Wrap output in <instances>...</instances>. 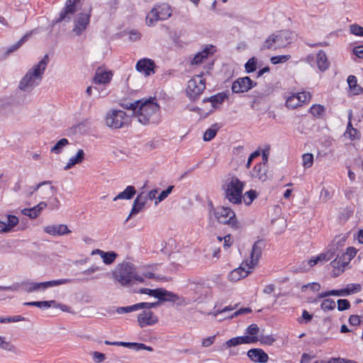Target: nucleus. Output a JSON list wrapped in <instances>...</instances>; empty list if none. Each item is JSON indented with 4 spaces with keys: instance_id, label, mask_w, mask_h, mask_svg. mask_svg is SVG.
Returning a JSON list of instances; mask_svg holds the SVG:
<instances>
[{
    "instance_id": "nucleus-28",
    "label": "nucleus",
    "mask_w": 363,
    "mask_h": 363,
    "mask_svg": "<svg viewBox=\"0 0 363 363\" xmlns=\"http://www.w3.org/2000/svg\"><path fill=\"white\" fill-rule=\"evenodd\" d=\"M136 194V189L133 186H128L122 192L113 198V201L118 199L130 200Z\"/></svg>"
},
{
    "instance_id": "nucleus-61",
    "label": "nucleus",
    "mask_w": 363,
    "mask_h": 363,
    "mask_svg": "<svg viewBox=\"0 0 363 363\" xmlns=\"http://www.w3.org/2000/svg\"><path fill=\"white\" fill-rule=\"evenodd\" d=\"M357 252V250L356 248L354 247H349L347 248L345 254L347 255V257H348L347 259L351 261L355 257Z\"/></svg>"
},
{
    "instance_id": "nucleus-49",
    "label": "nucleus",
    "mask_w": 363,
    "mask_h": 363,
    "mask_svg": "<svg viewBox=\"0 0 363 363\" xmlns=\"http://www.w3.org/2000/svg\"><path fill=\"white\" fill-rule=\"evenodd\" d=\"M257 60L252 57L245 63V67L247 73H251L256 70Z\"/></svg>"
},
{
    "instance_id": "nucleus-39",
    "label": "nucleus",
    "mask_w": 363,
    "mask_h": 363,
    "mask_svg": "<svg viewBox=\"0 0 363 363\" xmlns=\"http://www.w3.org/2000/svg\"><path fill=\"white\" fill-rule=\"evenodd\" d=\"M257 197V192L255 190L251 189L248 191H246L244 194H242V201L244 203L249 206Z\"/></svg>"
},
{
    "instance_id": "nucleus-10",
    "label": "nucleus",
    "mask_w": 363,
    "mask_h": 363,
    "mask_svg": "<svg viewBox=\"0 0 363 363\" xmlns=\"http://www.w3.org/2000/svg\"><path fill=\"white\" fill-rule=\"evenodd\" d=\"M91 10L92 9L90 7L88 13H79L77 18L74 20L72 31L76 35H81L89 25Z\"/></svg>"
},
{
    "instance_id": "nucleus-5",
    "label": "nucleus",
    "mask_w": 363,
    "mask_h": 363,
    "mask_svg": "<svg viewBox=\"0 0 363 363\" xmlns=\"http://www.w3.org/2000/svg\"><path fill=\"white\" fill-rule=\"evenodd\" d=\"M294 34L289 30H279L270 35L262 46V50H277L289 45Z\"/></svg>"
},
{
    "instance_id": "nucleus-58",
    "label": "nucleus",
    "mask_w": 363,
    "mask_h": 363,
    "mask_svg": "<svg viewBox=\"0 0 363 363\" xmlns=\"http://www.w3.org/2000/svg\"><path fill=\"white\" fill-rule=\"evenodd\" d=\"M347 255L345 252H342L341 255L337 254L336 259L342 264V267H345L349 264L350 260L347 259Z\"/></svg>"
},
{
    "instance_id": "nucleus-25",
    "label": "nucleus",
    "mask_w": 363,
    "mask_h": 363,
    "mask_svg": "<svg viewBox=\"0 0 363 363\" xmlns=\"http://www.w3.org/2000/svg\"><path fill=\"white\" fill-rule=\"evenodd\" d=\"M251 270L248 268L246 269L245 267L240 266L230 272L229 279L233 281H238L242 278L246 277L251 272Z\"/></svg>"
},
{
    "instance_id": "nucleus-63",
    "label": "nucleus",
    "mask_w": 363,
    "mask_h": 363,
    "mask_svg": "<svg viewBox=\"0 0 363 363\" xmlns=\"http://www.w3.org/2000/svg\"><path fill=\"white\" fill-rule=\"evenodd\" d=\"M361 323V318L358 315H351L349 318V323L351 325L357 326Z\"/></svg>"
},
{
    "instance_id": "nucleus-4",
    "label": "nucleus",
    "mask_w": 363,
    "mask_h": 363,
    "mask_svg": "<svg viewBox=\"0 0 363 363\" xmlns=\"http://www.w3.org/2000/svg\"><path fill=\"white\" fill-rule=\"evenodd\" d=\"M245 182L240 181L237 177L229 178L223 186L225 198L233 204H240L242 201V191Z\"/></svg>"
},
{
    "instance_id": "nucleus-43",
    "label": "nucleus",
    "mask_w": 363,
    "mask_h": 363,
    "mask_svg": "<svg viewBox=\"0 0 363 363\" xmlns=\"http://www.w3.org/2000/svg\"><path fill=\"white\" fill-rule=\"evenodd\" d=\"M336 303L333 299L326 298L320 304V308L325 311H332L335 308Z\"/></svg>"
},
{
    "instance_id": "nucleus-33",
    "label": "nucleus",
    "mask_w": 363,
    "mask_h": 363,
    "mask_svg": "<svg viewBox=\"0 0 363 363\" xmlns=\"http://www.w3.org/2000/svg\"><path fill=\"white\" fill-rule=\"evenodd\" d=\"M8 223H6L3 222L2 228H4L3 233L9 232L14 226H16L18 223V218L13 215H9L7 216Z\"/></svg>"
},
{
    "instance_id": "nucleus-37",
    "label": "nucleus",
    "mask_w": 363,
    "mask_h": 363,
    "mask_svg": "<svg viewBox=\"0 0 363 363\" xmlns=\"http://www.w3.org/2000/svg\"><path fill=\"white\" fill-rule=\"evenodd\" d=\"M216 124L212 125L211 128H208L205 133H203V139L204 141H210L213 139L218 130V128H216Z\"/></svg>"
},
{
    "instance_id": "nucleus-21",
    "label": "nucleus",
    "mask_w": 363,
    "mask_h": 363,
    "mask_svg": "<svg viewBox=\"0 0 363 363\" xmlns=\"http://www.w3.org/2000/svg\"><path fill=\"white\" fill-rule=\"evenodd\" d=\"M272 91V88L269 86H266L264 89L260 90L254 91L253 101L251 106L252 108H255V104L264 100L266 97L271 94Z\"/></svg>"
},
{
    "instance_id": "nucleus-60",
    "label": "nucleus",
    "mask_w": 363,
    "mask_h": 363,
    "mask_svg": "<svg viewBox=\"0 0 363 363\" xmlns=\"http://www.w3.org/2000/svg\"><path fill=\"white\" fill-rule=\"evenodd\" d=\"M92 357L95 363H101L105 359V354L96 351L92 353Z\"/></svg>"
},
{
    "instance_id": "nucleus-35",
    "label": "nucleus",
    "mask_w": 363,
    "mask_h": 363,
    "mask_svg": "<svg viewBox=\"0 0 363 363\" xmlns=\"http://www.w3.org/2000/svg\"><path fill=\"white\" fill-rule=\"evenodd\" d=\"M100 252V256L103 259V262L106 264H112L116 258L117 257L118 255L113 252H104V251H99Z\"/></svg>"
},
{
    "instance_id": "nucleus-19",
    "label": "nucleus",
    "mask_w": 363,
    "mask_h": 363,
    "mask_svg": "<svg viewBox=\"0 0 363 363\" xmlns=\"http://www.w3.org/2000/svg\"><path fill=\"white\" fill-rule=\"evenodd\" d=\"M44 232L52 236H62L69 233L71 231L66 225L60 224L45 226Z\"/></svg>"
},
{
    "instance_id": "nucleus-27",
    "label": "nucleus",
    "mask_w": 363,
    "mask_h": 363,
    "mask_svg": "<svg viewBox=\"0 0 363 363\" xmlns=\"http://www.w3.org/2000/svg\"><path fill=\"white\" fill-rule=\"evenodd\" d=\"M347 81L349 88L354 95H359L363 93V88L357 84V79L354 75H350Z\"/></svg>"
},
{
    "instance_id": "nucleus-34",
    "label": "nucleus",
    "mask_w": 363,
    "mask_h": 363,
    "mask_svg": "<svg viewBox=\"0 0 363 363\" xmlns=\"http://www.w3.org/2000/svg\"><path fill=\"white\" fill-rule=\"evenodd\" d=\"M309 112L315 118H323L325 116V108L320 104H313L310 108Z\"/></svg>"
},
{
    "instance_id": "nucleus-12",
    "label": "nucleus",
    "mask_w": 363,
    "mask_h": 363,
    "mask_svg": "<svg viewBox=\"0 0 363 363\" xmlns=\"http://www.w3.org/2000/svg\"><path fill=\"white\" fill-rule=\"evenodd\" d=\"M266 242L263 239L258 240L254 243L251 252L250 264L246 263L247 268L252 269L255 267L262 256V250L264 248Z\"/></svg>"
},
{
    "instance_id": "nucleus-24",
    "label": "nucleus",
    "mask_w": 363,
    "mask_h": 363,
    "mask_svg": "<svg viewBox=\"0 0 363 363\" xmlns=\"http://www.w3.org/2000/svg\"><path fill=\"white\" fill-rule=\"evenodd\" d=\"M316 63L320 72H325L329 67L330 62L325 52L320 50L316 55Z\"/></svg>"
},
{
    "instance_id": "nucleus-2",
    "label": "nucleus",
    "mask_w": 363,
    "mask_h": 363,
    "mask_svg": "<svg viewBox=\"0 0 363 363\" xmlns=\"http://www.w3.org/2000/svg\"><path fill=\"white\" fill-rule=\"evenodd\" d=\"M135 116L138 122L143 125L157 124L160 121V106L155 98L140 99V103Z\"/></svg>"
},
{
    "instance_id": "nucleus-23",
    "label": "nucleus",
    "mask_w": 363,
    "mask_h": 363,
    "mask_svg": "<svg viewBox=\"0 0 363 363\" xmlns=\"http://www.w3.org/2000/svg\"><path fill=\"white\" fill-rule=\"evenodd\" d=\"M228 98V96L225 92H220L210 97L204 98L202 101L203 103L211 102L213 108L216 109Z\"/></svg>"
},
{
    "instance_id": "nucleus-8",
    "label": "nucleus",
    "mask_w": 363,
    "mask_h": 363,
    "mask_svg": "<svg viewBox=\"0 0 363 363\" xmlns=\"http://www.w3.org/2000/svg\"><path fill=\"white\" fill-rule=\"evenodd\" d=\"M205 89L206 80L203 78V74H197L188 82L186 93L191 100L196 101Z\"/></svg>"
},
{
    "instance_id": "nucleus-22",
    "label": "nucleus",
    "mask_w": 363,
    "mask_h": 363,
    "mask_svg": "<svg viewBox=\"0 0 363 363\" xmlns=\"http://www.w3.org/2000/svg\"><path fill=\"white\" fill-rule=\"evenodd\" d=\"M252 178L258 179L259 180L266 181L267 179V165L262 163H258L253 167L250 172Z\"/></svg>"
},
{
    "instance_id": "nucleus-44",
    "label": "nucleus",
    "mask_w": 363,
    "mask_h": 363,
    "mask_svg": "<svg viewBox=\"0 0 363 363\" xmlns=\"http://www.w3.org/2000/svg\"><path fill=\"white\" fill-rule=\"evenodd\" d=\"M51 181H44L42 182L38 183L35 186H29L28 190L27 191V196H31L35 191L40 189V188L45 185H50L51 184Z\"/></svg>"
},
{
    "instance_id": "nucleus-3",
    "label": "nucleus",
    "mask_w": 363,
    "mask_h": 363,
    "mask_svg": "<svg viewBox=\"0 0 363 363\" xmlns=\"http://www.w3.org/2000/svg\"><path fill=\"white\" fill-rule=\"evenodd\" d=\"M113 277L122 286H130L136 282L143 283L144 278L137 274L132 263L123 262L118 264L113 272Z\"/></svg>"
},
{
    "instance_id": "nucleus-7",
    "label": "nucleus",
    "mask_w": 363,
    "mask_h": 363,
    "mask_svg": "<svg viewBox=\"0 0 363 363\" xmlns=\"http://www.w3.org/2000/svg\"><path fill=\"white\" fill-rule=\"evenodd\" d=\"M105 122L110 128L118 129L128 125L130 119L125 111L113 109L107 113Z\"/></svg>"
},
{
    "instance_id": "nucleus-1",
    "label": "nucleus",
    "mask_w": 363,
    "mask_h": 363,
    "mask_svg": "<svg viewBox=\"0 0 363 363\" xmlns=\"http://www.w3.org/2000/svg\"><path fill=\"white\" fill-rule=\"evenodd\" d=\"M49 62L48 55H45L38 64L30 69L21 79L18 89L25 92L31 91L43 79V75Z\"/></svg>"
},
{
    "instance_id": "nucleus-57",
    "label": "nucleus",
    "mask_w": 363,
    "mask_h": 363,
    "mask_svg": "<svg viewBox=\"0 0 363 363\" xmlns=\"http://www.w3.org/2000/svg\"><path fill=\"white\" fill-rule=\"evenodd\" d=\"M346 288L350 292V295L359 292L362 289L361 284H349L347 285Z\"/></svg>"
},
{
    "instance_id": "nucleus-13",
    "label": "nucleus",
    "mask_w": 363,
    "mask_h": 363,
    "mask_svg": "<svg viewBox=\"0 0 363 363\" xmlns=\"http://www.w3.org/2000/svg\"><path fill=\"white\" fill-rule=\"evenodd\" d=\"M257 337L238 336L225 341L222 345V349L235 347L242 344H252L257 342Z\"/></svg>"
},
{
    "instance_id": "nucleus-52",
    "label": "nucleus",
    "mask_w": 363,
    "mask_h": 363,
    "mask_svg": "<svg viewBox=\"0 0 363 363\" xmlns=\"http://www.w3.org/2000/svg\"><path fill=\"white\" fill-rule=\"evenodd\" d=\"M337 310L339 311H343L350 308V303L347 299H338L337 301Z\"/></svg>"
},
{
    "instance_id": "nucleus-46",
    "label": "nucleus",
    "mask_w": 363,
    "mask_h": 363,
    "mask_svg": "<svg viewBox=\"0 0 363 363\" xmlns=\"http://www.w3.org/2000/svg\"><path fill=\"white\" fill-rule=\"evenodd\" d=\"M303 166L309 168L313 164V155L311 153H305L302 155Z\"/></svg>"
},
{
    "instance_id": "nucleus-9",
    "label": "nucleus",
    "mask_w": 363,
    "mask_h": 363,
    "mask_svg": "<svg viewBox=\"0 0 363 363\" xmlns=\"http://www.w3.org/2000/svg\"><path fill=\"white\" fill-rule=\"evenodd\" d=\"M172 15L170 6L167 4L157 6L153 8L146 17L147 23L149 26H154L158 21H164Z\"/></svg>"
},
{
    "instance_id": "nucleus-15",
    "label": "nucleus",
    "mask_w": 363,
    "mask_h": 363,
    "mask_svg": "<svg viewBox=\"0 0 363 363\" xmlns=\"http://www.w3.org/2000/svg\"><path fill=\"white\" fill-rule=\"evenodd\" d=\"M138 322L140 328L153 325L158 322V318L151 311H143L138 315Z\"/></svg>"
},
{
    "instance_id": "nucleus-14",
    "label": "nucleus",
    "mask_w": 363,
    "mask_h": 363,
    "mask_svg": "<svg viewBox=\"0 0 363 363\" xmlns=\"http://www.w3.org/2000/svg\"><path fill=\"white\" fill-rule=\"evenodd\" d=\"M72 282V280L70 279H60L43 282H33L32 289H30L29 291H33V292L40 290L44 291L49 287L70 284Z\"/></svg>"
},
{
    "instance_id": "nucleus-47",
    "label": "nucleus",
    "mask_w": 363,
    "mask_h": 363,
    "mask_svg": "<svg viewBox=\"0 0 363 363\" xmlns=\"http://www.w3.org/2000/svg\"><path fill=\"white\" fill-rule=\"evenodd\" d=\"M161 303L162 302L160 301V300H158L157 301L154 302V303L141 302V303H138L137 304H138V310L147 309V311H150V308H156V307L159 306Z\"/></svg>"
},
{
    "instance_id": "nucleus-6",
    "label": "nucleus",
    "mask_w": 363,
    "mask_h": 363,
    "mask_svg": "<svg viewBox=\"0 0 363 363\" xmlns=\"http://www.w3.org/2000/svg\"><path fill=\"white\" fill-rule=\"evenodd\" d=\"M211 212H213L217 220L225 225H228L234 229L240 228V223L238 221L235 212L229 207L220 206L214 208L212 202L209 203Z\"/></svg>"
},
{
    "instance_id": "nucleus-51",
    "label": "nucleus",
    "mask_w": 363,
    "mask_h": 363,
    "mask_svg": "<svg viewBox=\"0 0 363 363\" xmlns=\"http://www.w3.org/2000/svg\"><path fill=\"white\" fill-rule=\"evenodd\" d=\"M174 187V186H169L165 190H163L157 196V201H155V204L165 199L171 194Z\"/></svg>"
},
{
    "instance_id": "nucleus-53",
    "label": "nucleus",
    "mask_w": 363,
    "mask_h": 363,
    "mask_svg": "<svg viewBox=\"0 0 363 363\" xmlns=\"http://www.w3.org/2000/svg\"><path fill=\"white\" fill-rule=\"evenodd\" d=\"M290 55H277L271 57V62L274 65L284 63L290 59Z\"/></svg>"
},
{
    "instance_id": "nucleus-18",
    "label": "nucleus",
    "mask_w": 363,
    "mask_h": 363,
    "mask_svg": "<svg viewBox=\"0 0 363 363\" xmlns=\"http://www.w3.org/2000/svg\"><path fill=\"white\" fill-rule=\"evenodd\" d=\"M248 358L256 363H266L269 359L268 354L260 348H252L247 351Z\"/></svg>"
},
{
    "instance_id": "nucleus-38",
    "label": "nucleus",
    "mask_w": 363,
    "mask_h": 363,
    "mask_svg": "<svg viewBox=\"0 0 363 363\" xmlns=\"http://www.w3.org/2000/svg\"><path fill=\"white\" fill-rule=\"evenodd\" d=\"M140 103V99L134 101L133 102L124 101L121 104V106L122 108H123L124 109L133 111V113L135 115V112L137 111V110L138 108Z\"/></svg>"
},
{
    "instance_id": "nucleus-59",
    "label": "nucleus",
    "mask_w": 363,
    "mask_h": 363,
    "mask_svg": "<svg viewBox=\"0 0 363 363\" xmlns=\"http://www.w3.org/2000/svg\"><path fill=\"white\" fill-rule=\"evenodd\" d=\"M296 97L298 98V101H300V105L306 101L308 100L311 97L310 93L308 91H303L296 94Z\"/></svg>"
},
{
    "instance_id": "nucleus-17",
    "label": "nucleus",
    "mask_w": 363,
    "mask_h": 363,
    "mask_svg": "<svg viewBox=\"0 0 363 363\" xmlns=\"http://www.w3.org/2000/svg\"><path fill=\"white\" fill-rule=\"evenodd\" d=\"M147 201V194H145L143 192L139 194L133 202L132 209L130 211L129 216L126 218L125 222L128 221L131 218L132 216L138 214L140 211H141L142 209L145 206Z\"/></svg>"
},
{
    "instance_id": "nucleus-62",
    "label": "nucleus",
    "mask_w": 363,
    "mask_h": 363,
    "mask_svg": "<svg viewBox=\"0 0 363 363\" xmlns=\"http://www.w3.org/2000/svg\"><path fill=\"white\" fill-rule=\"evenodd\" d=\"M275 338H274L272 335H266L263 336L260 339L261 344L272 345L275 342Z\"/></svg>"
},
{
    "instance_id": "nucleus-16",
    "label": "nucleus",
    "mask_w": 363,
    "mask_h": 363,
    "mask_svg": "<svg viewBox=\"0 0 363 363\" xmlns=\"http://www.w3.org/2000/svg\"><path fill=\"white\" fill-rule=\"evenodd\" d=\"M156 65L152 60L144 58L138 61L135 69L138 72L144 73L145 76H150L155 72Z\"/></svg>"
},
{
    "instance_id": "nucleus-30",
    "label": "nucleus",
    "mask_w": 363,
    "mask_h": 363,
    "mask_svg": "<svg viewBox=\"0 0 363 363\" xmlns=\"http://www.w3.org/2000/svg\"><path fill=\"white\" fill-rule=\"evenodd\" d=\"M337 247L335 245H332L329 249L325 252L320 253L319 255V258L321 262H327L332 259L337 254Z\"/></svg>"
},
{
    "instance_id": "nucleus-32",
    "label": "nucleus",
    "mask_w": 363,
    "mask_h": 363,
    "mask_svg": "<svg viewBox=\"0 0 363 363\" xmlns=\"http://www.w3.org/2000/svg\"><path fill=\"white\" fill-rule=\"evenodd\" d=\"M0 348L11 352L16 354H19L20 351L13 344H11L10 342H6L5 340V337L0 335Z\"/></svg>"
},
{
    "instance_id": "nucleus-29",
    "label": "nucleus",
    "mask_w": 363,
    "mask_h": 363,
    "mask_svg": "<svg viewBox=\"0 0 363 363\" xmlns=\"http://www.w3.org/2000/svg\"><path fill=\"white\" fill-rule=\"evenodd\" d=\"M56 301L55 300L51 301H30L25 302L24 306H35L39 308L47 309L51 306H55Z\"/></svg>"
},
{
    "instance_id": "nucleus-11",
    "label": "nucleus",
    "mask_w": 363,
    "mask_h": 363,
    "mask_svg": "<svg viewBox=\"0 0 363 363\" xmlns=\"http://www.w3.org/2000/svg\"><path fill=\"white\" fill-rule=\"evenodd\" d=\"M257 83L252 81L249 77H240L232 84L231 89L235 94L247 92L255 87Z\"/></svg>"
},
{
    "instance_id": "nucleus-64",
    "label": "nucleus",
    "mask_w": 363,
    "mask_h": 363,
    "mask_svg": "<svg viewBox=\"0 0 363 363\" xmlns=\"http://www.w3.org/2000/svg\"><path fill=\"white\" fill-rule=\"evenodd\" d=\"M328 363H357V362L355 361H353V360H348V359H345L339 357V358H332L328 362Z\"/></svg>"
},
{
    "instance_id": "nucleus-31",
    "label": "nucleus",
    "mask_w": 363,
    "mask_h": 363,
    "mask_svg": "<svg viewBox=\"0 0 363 363\" xmlns=\"http://www.w3.org/2000/svg\"><path fill=\"white\" fill-rule=\"evenodd\" d=\"M112 74L108 72H96L94 80L97 84H107L111 79Z\"/></svg>"
},
{
    "instance_id": "nucleus-54",
    "label": "nucleus",
    "mask_w": 363,
    "mask_h": 363,
    "mask_svg": "<svg viewBox=\"0 0 363 363\" xmlns=\"http://www.w3.org/2000/svg\"><path fill=\"white\" fill-rule=\"evenodd\" d=\"M138 292L143 294H147L157 298L159 292V288L155 289L141 288Z\"/></svg>"
},
{
    "instance_id": "nucleus-20",
    "label": "nucleus",
    "mask_w": 363,
    "mask_h": 363,
    "mask_svg": "<svg viewBox=\"0 0 363 363\" xmlns=\"http://www.w3.org/2000/svg\"><path fill=\"white\" fill-rule=\"evenodd\" d=\"M157 298L161 302L176 303L180 300L178 294L167 291L164 288H159V292Z\"/></svg>"
},
{
    "instance_id": "nucleus-55",
    "label": "nucleus",
    "mask_w": 363,
    "mask_h": 363,
    "mask_svg": "<svg viewBox=\"0 0 363 363\" xmlns=\"http://www.w3.org/2000/svg\"><path fill=\"white\" fill-rule=\"evenodd\" d=\"M350 33L357 36H363V27L357 24H352L350 26Z\"/></svg>"
},
{
    "instance_id": "nucleus-42",
    "label": "nucleus",
    "mask_w": 363,
    "mask_h": 363,
    "mask_svg": "<svg viewBox=\"0 0 363 363\" xmlns=\"http://www.w3.org/2000/svg\"><path fill=\"white\" fill-rule=\"evenodd\" d=\"M56 189H57L56 187L51 186L50 184L47 188L41 189L40 190V194L41 199H45L52 196L54 194V192L56 191Z\"/></svg>"
},
{
    "instance_id": "nucleus-40",
    "label": "nucleus",
    "mask_w": 363,
    "mask_h": 363,
    "mask_svg": "<svg viewBox=\"0 0 363 363\" xmlns=\"http://www.w3.org/2000/svg\"><path fill=\"white\" fill-rule=\"evenodd\" d=\"M28 36H29L28 33L24 35L18 42H16V43H14L13 45H11V46H9L7 48L6 53L10 54V53L16 51V50H18L27 40Z\"/></svg>"
},
{
    "instance_id": "nucleus-36",
    "label": "nucleus",
    "mask_w": 363,
    "mask_h": 363,
    "mask_svg": "<svg viewBox=\"0 0 363 363\" xmlns=\"http://www.w3.org/2000/svg\"><path fill=\"white\" fill-rule=\"evenodd\" d=\"M69 144L68 140L62 138L59 140L57 143L51 148L50 152L55 154H60L62 149Z\"/></svg>"
},
{
    "instance_id": "nucleus-26",
    "label": "nucleus",
    "mask_w": 363,
    "mask_h": 363,
    "mask_svg": "<svg viewBox=\"0 0 363 363\" xmlns=\"http://www.w3.org/2000/svg\"><path fill=\"white\" fill-rule=\"evenodd\" d=\"M84 159V152L83 150H78L77 154L69 158L66 166L64 167L65 170L71 169L74 165L80 164Z\"/></svg>"
},
{
    "instance_id": "nucleus-56",
    "label": "nucleus",
    "mask_w": 363,
    "mask_h": 363,
    "mask_svg": "<svg viewBox=\"0 0 363 363\" xmlns=\"http://www.w3.org/2000/svg\"><path fill=\"white\" fill-rule=\"evenodd\" d=\"M308 288H309L313 291H318L320 289V285L317 282L309 283L303 285L301 287V291H305Z\"/></svg>"
},
{
    "instance_id": "nucleus-41",
    "label": "nucleus",
    "mask_w": 363,
    "mask_h": 363,
    "mask_svg": "<svg viewBox=\"0 0 363 363\" xmlns=\"http://www.w3.org/2000/svg\"><path fill=\"white\" fill-rule=\"evenodd\" d=\"M298 98L296 97V94H292L289 96L286 100V106L294 109L297 108L300 105V101H298Z\"/></svg>"
},
{
    "instance_id": "nucleus-50",
    "label": "nucleus",
    "mask_w": 363,
    "mask_h": 363,
    "mask_svg": "<svg viewBox=\"0 0 363 363\" xmlns=\"http://www.w3.org/2000/svg\"><path fill=\"white\" fill-rule=\"evenodd\" d=\"M259 333V327L257 324L252 323L250 325L245 331V333L247 334L250 337H257Z\"/></svg>"
},
{
    "instance_id": "nucleus-48",
    "label": "nucleus",
    "mask_w": 363,
    "mask_h": 363,
    "mask_svg": "<svg viewBox=\"0 0 363 363\" xmlns=\"http://www.w3.org/2000/svg\"><path fill=\"white\" fill-rule=\"evenodd\" d=\"M21 213L24 216H26L32 219L36 218L39 216L38 213L37 212L35 208L33 206L29 208H23L21 210Z\"/></svg>"
},
{
    "instance_id": "nucleus-45",
    "label": "nucleus",
    "mask_w": 363,
    "mask_h": 363,
    "mask_svg": "<svg viewBox=\"0 0 363 363\" xmlns=\"http://www.w3.org/2000/svg\"><path fill=\"white\" fill-rule=\"evenodd\" d=\"M138 304L135 303V304L132 305V306L118 307L116 308V311L118 314H123V313H131L133 311H138Z\"/></svg>"
}]
</instances>
